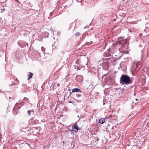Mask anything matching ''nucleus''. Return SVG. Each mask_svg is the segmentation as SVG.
<instances>
[{
    "instance_id": "nucleus-16",
    "label": "nucleus",
    "mask_w": 149,
    "mask_h": 149,
    "mask_svg": "<svg viewBox=\"0 0 149 149\" xmlns=\"http://www.w3.org/2000/svg\"><path fill=\"white\" fill-rule=\"evenodd\" d=\"M82 1V0H81V1H78V0H77V2H79V1Z\"/></svg>"
},
{
    "instance_id": "nucleus-18",
    "label": "nucleus",
    "mask_w": 149,
    "mask_h": 149,
    "mask_svg": "<svg viewBox=\"0 0 149 149\" xmlns=\"http://www.w3.org/2000/svg\"><path fill=\"white\" fill-rule=\"evenodd\" d=\"M86 43L87 44V45H88V44H89V42H86Z\"/></svg>"
},
{
    "instance_id": "nucleus-15",
    "label": "nucleus",
    "mask_w": 149,
    "mask_h": 149,
    "mask_svg": "<svg viewBox=\"0 0 149 149\" xmlns=\"http://www.w3.org/2000/svg\"><path fill=\"white\" fill-rule=\"evenodd\" d=\"M52 14V12H51V13H50V15H51Z\"/></svg>"
},
{
    "instance_id": "nucleus-6",
    "label": "nucleus",
    "mask_w": 149,
    "mask_h": 149,
    "mask_svg": "<svg viewBox=\"0 0 149 149\" xmlns=\"http://www.w3.org/2000/svg\"><path fill=\"white\" fill-rule=\"evenodd\" d=\"M81 62V60L80 58L78 59L76 62V63L77 65L80 64Z\"/></svg>"
},
{
    "instance_id": "nucleus-7",
    "label": "nucleus",
    "mask_w": 149,
    "mask_h": 149,
    "mask_svg": "<svg viewBox=\"0 0 149 149\" xmlns=\"http://www.w3.org/2000/svg\"><path fill=\"white\" fill-rule=\"evenodd\" d=\"M29 77L28 78V80H29L30 79V78H32V76L33 75V73L31 72H29Z\"/></svg>"
},
{
    "instance_id": "nucleus-12",
    "label": "nucleus",
    "mask_w": 149,
    "mask_h": 149,
    "mask_svg": "<svg viewBox=\"0 0 149 149\" xmlns=\"http://www.w3.org/2000/svg\"><path fill=\"white\" fill-rule=\"evenodd\" d=\"M80 94H76V95L77 96H78V97H79V96L80 95Z\"/></svg>"
},
{
    "instance_id": "nucleus-19",
    "label": "nucleus",
    "mask_w": 149,
    "mask_h": 149,
    "mask_svg": "<svg viewBox=\"0 0 149 149\" xmlns=\"http://www.w3.org/2000/svg\"><path fill=\"white\" fill-rule=\"evenodd\" d=\"M118 42L119 43H121V42L120 41H118Z\"/></svg>"
},
{
    "instance_id": "nucleus-8",
    "label": "nucleus",
    "mask_w": 149,
    "mask_h": 149,
    "mask_svg": "<svg viewBox=\"0 0 149 149\" xmlns=\"http://www.w3.org/2000/svg\"><path fill=\"white\" fill-rule=\"evenodd\" d=\"M28 100V98H27L26 97H24V99L22 100V102L24 103V101H27Z\"/></svg>"
},
{
    "instance_id": "nucleus-17",
    "label": "nucleus",
    "mask_w": 149,
    "mask_h": 149,
    "mask_svg": "<svg viewBox=\"0 0 149 149\" xmlns=\"http://www.w3.org/2000/svg\"><path fill=\"white\" fill-rule=\"evenodd\" d=\"M69 102V103H72V102L71 101H70Z\"/></svg>"
},
{
    "instance_id": "nucleus-20",
    "label": "nucleus",
    "mask_w": 149,
    "mask_h": 149,
    "mask_svg": "<svg viewBox=\"0 0 149 149\" xmlns=\"http://www.w3.org/2000/svg\"><path fill=\"white\" fill-rule=\"evenodd\" d=\"M5 10V8H3V11H4Z\"/></svg>"
},
{
    "instance_id": "nucleus-11",
    "label": "nucleus",
    "mask_w": 149,
    "mask_h": 149,
    "mask_svg": "<svg viewBox=\"0 0 149 149\" xmlns=\"http://www.w3.org/2000/svg\"><path fill=\"white\" fill-rule=\"evenodd\" d=\"M44 49V48L43 47H41V50H42V51L43 52V50Z\"/></svg>"
},
{
    "instance_id": "nucleus-13",
    "label": "nucleus",
    "mask_w": 149,
    "mask_h": 149,
    "mask_svg": "<svg viewBox=\"0 0 149 149\" xmlns=\"http://www.w3.org/2000/svg\"><path fill=\"white\" fill-rule=\"evenodd\" d=\"M0 92L1 93H3L4 92L0 90Z\"/></svg>"
},
{
    "instance_id": "nucleus-14",
    "label": "nucleus",
    "mask_w": 149,
    "mask_h": 149,
    "mask_svg": "<svg viewBox=\"0 0 149 149\" xmlns=\"http://www.w3.org/2000/svg\"><path fill=\"white\" fill-rule=\"evenodd\" d=\"M15 0L16 2H19V1L18 0Z\"/></svg>"
},
{
    "instance_id": "nucleus-4",
    "label": "nucleus",
    "mask_w": 149,
    "mask_h": 149,
    "mask_svg": "<svg viewBox=\"0 0 149 149\" xmlns=\"http://www.w3.org/2000/svg\"><path fill=\"white\" fill-rule=\"evenodd\" d=\"M28 114L29 115H30V116L33 115L34 114V111L33 110V109L29 110L28 111Z\"/></svg>"
},
{
    "instance_id": "nucleus-3",
    "label": "nucleus",
    "mask_w": 149,
    "mask_h": 149,
    "mask_svg": "<svg viewBox=\"0 0 149 149\" xmlns=\"http://www.w3.org/2000/svg\"><path fill=\"white\" fill-rule=\"evenodd\" d=\"M72 92L74 93V92H79L80 93H81L82 91L81 90L78 88H75L73 89L72 90Z\"/></svg>"
},
{
    "instance_id": "nucleus-9",
    "label": "nucleus",
    "mask_w": 149,
    "mask_h": 149,
    "mask_svg": "<svg viewBox=\"0 0 149 149\" xmlns=\"http://www.w3.org/2000/svg\"><path fill=\"white\" fill-rule=\"evenodd\" d=\"M80 34V33L79 32H77L75 35V36H76V37H77L78 36H79V35Z\"/></svg>"
},
{
    "instance_id": "nucleus-22",
    "label": "nucleus",
    "mask_w": 149,
    "mask_h": 149,
    "mask_svg": "<svg viewBox=\"0 0 149 149\" xmlns=\"http://www.w3.org/2000/svg\"><path fill=\"white\" fill-rule=\"evenodd\" d=\"M99 140V139L98 138L97 139V141H98Z\"/></svg>"
},
{
    "instance_id": "nucleus-5",
    "label": "nucleus",
    "mask_w": 149,
    "mask_h": 149,
    "mask_svg": "<svg viewBox=\"0 0 149 149\" xmlns=\"http://www.w3.org/2000/svg\"><path fill=\"white\" fill-rule=\"evenodd\" d=\"M107 118L105 117L104 118H102L100 119L99 121V123L101 124H103L105 122V119H107Z\"/></svg>"
},
{
    "instance_id": "nucleus-21",
    "label": "nucleus",
    "mask_w": 149,
    "mask_h": 149,
    "mask_svg": "<svg viewBox=\"0 0 149 149\" xmlns=\"http://www.w3.org/2000/svg\"><path fill=\"white\" fill-rule=\"evenodd\" d=\"M136 101H137L138 100V99H137L136 98Z\"/></svg>"
},
{
    "instance_id": "nucleus-1",
    "label": "nucleus",
    "mask_w": 149,
    "mask_h": 149,
    "mask_svg": "<svg viewBox=\"0 0 149 149\" xmlns=\"http://www.w3.org/2000/svg\"><path fill=\"white\" fill-rule=\"evenodd\" d=\"M133 82V80L128 75L123 74L120 79V83L123 85H128L132 84Z\"/></svg>"
},
{
    "instance_id": "nucleus-23",
    "label": "nucleus",
    "mask_w": 149,
    "mask_h": 149,
    "mask_svg": "<svg viewBox=\"0 0 149 149\" xmlns=\"http://www.w3.org/2000/svg\"><path fill=\"white\" fill-rule=\"evenodd\" d=\"M91 42H92V41H91V42H90V44H91Z\"/></svg>"
},
{
    "instance_id": "nucleus-2",
    "label": "nucleus",
    "mask_w": 149,
    "mask_h": 149,
    "mask_svg": "<svg viewBox=\"0 0 149 149\" xmlns=\"http://www.w3.org/2000/svg\"><path fill=\"white\" fill-rule=\"evenodd\" d=\"M72 129L76 132H78V130H80V129L78 127L77 124L75 123L72 127Z\"/></svg>"
},
{
    "instance_id": "nucleus-10",
    "label": "nucleus",
    "mask_w": 149,
    "mask_h": 149,
    "mask_svg": "<svg viewBox=\"0 0 149 149\" xmlns=\"http://www.w3.org/2000/svg\"><path fill=\"white\" fill-rule=\"evenodd\" d=\"M56 85L57 86L59 87V86H60V84L59 83H58V84H55L54 85V86H55Z\"/></svg>"
}]
</instances>
